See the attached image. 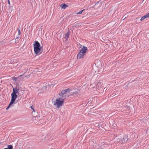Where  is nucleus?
I'll use <instances>...</instances> for the list:
<instances>
[{"label": "nucleus", "mask_w": 149, "mask_h": 149, "mask_svg": "<svg viewBox=\"0 0 149 149\" xmlns=\"http://www.w3.org/2000/svg\"><path fill=\"white\" fill-rule=\"evenodd\" d=\"M14 101L12 102V100H11L10 102V104H9L8 106L6 108V109L7 110H8V109H9V107H10L12 104H13V103H14Z\"/></svg>", "instance_id": "nucleus-10"}, {"label": "nucleus", "mask_w": 149, "mask_h": 149, "mask_svg": "<svg viewBox=\"0 0 149 149\" xmlns=\"http://www.w3.org/2000/svg\"><path fill=\"white\" fill-rule=\"evenodd\" d=\"M78 91H76L75 92H74V93H78Z\"/></svg>", "instance_id": "nucleus-14"}, {"label": "nucleus", "mask_w": 149, "mask_h": 149, "mask_svg": "<svg viewBox=\"0 0 149 149\" xmlns=\"http://www.w3.org/2000/svg\"><path fill=\"white\" fill-rule=\"evenodd\" d=\"M19 37H17V38H16L15 40H16L17 39H19Z\"/></svg>", "instance_id": "nucleus-17"}, {"label": "nucleus", "mask_w": 149, "mask_h": 149, "mask_svg": "<svg viewBox=\"0 0 149 149\" xmlns=\"http://www.w3.org/2000/svg\"><path fill=\"white\" fill-rule=\"evenodd\" d=\"M34 42L33 45L34 53L37 55H40L42 53V47L40 46L38 41H35Z\"/></svg>", "instance_id": "nucleus-1"}, {"label": "nucleus", "mask_w": 149, "mask_h": 149, "mask_svg": "<svg viewBox=\"0 0 149 149\" xmlns=\"http://www.w3.org/2000/svg\"><path fill=\"white\" fill-rule=\"evenodd\" d=\"M17 30H18V34L19 35H20L21 34V32H20V30H19V28H18L17 29Z\"/></svg>", "instance_id": "nucleus-13"}, {"label": "nucleus", "mask_w": 149, "mask_h": 149, "mask_svg": "<svg viewBox=\"0 0 149 149\" xmlns=\"http://www.w3.org/2000/svg\"><path fill=\"white\" fill-rule=\"evenodd\" d=\"M149 17V13L143 16L140 19V21H142L147 18Z\"/></svg>", "instance_id": "nucleus-6"}, {"label": "nucleus", "mask_w": 149, "mask_h": 149, "mask_svg": "<svg viewBox=\"0 0 149 149\" xmlns=\"http://www.w3.org/2000/svg\"><path fill=\"white\" fill-rule=\"evenodd\" d=\"M70 31H69V30H68V32L65 34V38L67 40L68 39L69 37V36L70 34Z\"/></svg>", "instance_id": "nucleus-8"}, {"label": "nucleus", "mask_w": 149, "mask_h": 149, "mask_svg": "<svg viewBox=\"0 0 149 149\" xmlns=\"http://www.w3.org/2000/svg\"><path fill=\"white\" fill-rule=\"evenodd\" d=\"M65 99L60 96L54 101V105L59 108L62 107L63 104Z\"/></svg>", "instance_id": "nucleus-2"}, {"label": "nucleus", "mask_w": 149, "mask_h": 149, "mask_svg": "<svg viewBox=\"0 0 149 149\" xmlns=\"http://www.w3.org/2000/svg\"><path fill=\"white\" fill-rule=\"evenodd\" d=\"M71 89L70 88H68L62 91L60 93H59V96H61L63 98H64L65 99L66 96L65 94L68 93L70 92L71 91Z\"/></svg>", "instance_id": "nucleus-5"}, {"label": "nucleus", "mask_w": 149, "mask_h": 149, "mask_svg": "<svg viewBox=\"0 0 149 149\" xmlns=\"http://www.w3.org/2000/svg\"><path fill=\"white\" fill-rule=\"evenodd\" d=\"M128 139L127 136L125 135L123 138V139L122 140V142L123 143H125L127 141Z\"/></svg>", "instance_id": "nucleus-7"}, {"label": "nucleus", "mask_w": 149, "mask_h": 149, "mask_svg": "<svg viewBox=\"0 0 149 149\" xmlns=\"http://www.w3.org/2000/svg\"><path fill=\"white\" fill-rule=\"evenodd\" d=\"M101 148H101V147H100V148H99L98 149H101Z\"/></svg>", "instance_id": "nucleus-18"}, {"label": "nucleus", "mask_w": 149, "mask_h": 149, "mask_svg": "<svg viewBox=\"0 0 149 149\" xmlns=\"http://www.w3.org/2000/svg\"><path fill=\"white\" fill-rule=\"evenodd\" d=\"M14 79H17V78H15V77H14Z\"/></svg>", "instance_id": "nucleus-21"}, {"label": "nucleus", "mask_w": 149, "mask_h": 149, "mask_svg": "<svg viewBox=\"0 0 149 149\" xmlns=\"http://www.w3.org/2000/svg\"><path fill=\"white\" fill-rule=\"evenodd\" d=\"M61 8L63 9H65L68 6V5H67L63 4H62V5L61 6Z\"/></svg>", "instance_id": "nucleus-9"}, {"label": "nucleus", "mask_w": 149, "mask_h": 149, "mask_svg": "<svg viewBox=\"0 0 149 149\" xmlns=\"http://www.w3.org/2000/svg\"><path fill=\"white\" fill-rule=\"evenodd\" d=\"M88 50L87 48L83 46V48L80 50V52L77 55V58L81 59L83 58Z\"/></svg>", "instance_id": "nucleus-3"}, {"label": "nucleus", "mask_w": 149, "mask_h": 149, "mask_svg": "<svg viewBox=\"0 0 149 149\" xmlns=\"http://www.w3.org/2000/svg\"><path fill=\"white\" fill-rule=\"evenodd\" d=\"M19 91V89L17 87H16L14 88H13V92L11 95V100H12V102L15 101L18 96L17 94L18 93Z\"/></svg>", "instance_id": "nucleus-4"}, {"label": "nucleus", "mask_w": 149, "mask_h": 149, "mask_svg": "<svg viewBox=\"0 0 149 149\" xmlns=\"http://www.w3.org/2000/svg\"><path fill=\"white\" fill-rule=\"evenodd\" d=\"M31 107V108L33 109V111H34V112H35V111H34V110L33 109V108H32V107Z\"/></svg>", "instance_id": "nucleus-16"}, {"label": "nucleus", "mask_w": 149, "mask_h": 149, "mask_svg": "<svg viewBox=\"0 0 149 149\" xmlns=\"http://www.w3.org/2000/svg\"><path fill=\"white\" fill-rule=\"evenodd\" d=\"M8 4H9V5H10V0H8Z\"/></svg>", "instance_id": "nucleus-15"}, {"label": "nucleus", "mask_w": 149, "mask_h": 149, "mask_svg": "<svg viewBox=\"0 0 149 149\" xmlns=\"http://www.w3.org/2000/svg\"><path fill=\"white\" fill-rule=\"evenodd\" d=\"M14 79H17V78H15V77H14Z\"/></svg>", "instance_id": "nucleus-20"}, {"label": "nucleus", "mask_w": 149, "mask_h": 149, "mask_svg": "<svg viewBox=\"0 0 149 149\" xmlns=\"http://www.w3.org/2000/svg\"><path fill=\"white\" fill-rule=\"evenodd\" d=\"M13 146L11 145H9L8 146L7 148H5L3 149H13Z\"/></svg>", "instance_id": "nucleus-11"}, {"label": "nucleus", "mask_w": 149, "mask_h": 149, "mask_svg": "<svg viewBox=\"0 0 149 149\" xmlns=\"http://www.w3.org/2000/svg\"><path fill=\"white\" fill-rule=\"evenodd\" d=\"M84 10H82L80 11L78 13H77V14H81L83 11Z\"/></svg>", "instance_id": "nucleus-12"}, {"label": "nucleus", "mask_w": 149, "mask_h": 149, "mask_svg": "<svg viewBox=\"0 0 149 149\" xmlns=\"http://www.w3.org/2000/svg\"><path fill=\"white\" fill-rule=\"evenodd\" d=\"M22 76V75H21L20 76H19V77H21Z\"/></svg>", "instance_id": "nucleus-19"}]
</instances>
